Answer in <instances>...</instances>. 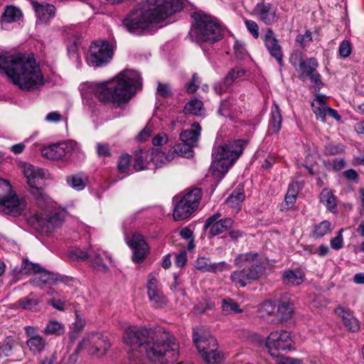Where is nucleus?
Listing matches in <instances>:
<instances>
[{"label":"nucleus","instance_id":"obj_17","mask_svg":"<svg viewBox=\"0 0 364 364\" xmlns=\"http://www.w3.org/2000/svg\"><path fill=\"white\" fill-rule=\"evenodd\" d=\"M66 213L64 210L56 208L49 211L45 217L38 218V222L43 231L50 232L63 225Z\"/></svg>","mask_w":364,"mask_h":364},{"label":"nucleus","instance_id":"obj_11","mask_svg":"<svg viewBox=\"0 0 364 364\" xmlns=\"http://www.w3.org/2000/svg\"><path fill=\"white\" fill-rule=\"evenodd\" d=\"M81 94L92 92L99 101L105 105L114 103V77L107 80L86 82L81 85Z\"/></svg>","mask_w":364,"mask_h":364},{"label":"nucleus","instance_id":"obj_40","mask_svg":"<svg viewBox=\"0 0 364 364\" xmlns=\"http://www.w3.org/2000/svg\"><path fill=\"white\" fill-rule=\"evenodd\" d=\"M30 193L34 197L36 203L40 208L45 209L49 205L50 198L42 188L38 186L34 187L30 189Z\"/></svg>","mask_w":364,"mask_h":364},{"label":"nucleus","instance_id":"obj_56","mask_svg":"<svg viewBox=\"0 0 364 364\" xmlns=\"http://www.w3.org/2000/svg\"><path fill=\"white\" fill-rule=\"evenodd\" d=\"M68 256L71 259L76 261H85L90 257L89 251L85 252L77 247L71 250L68 253Z\"/></svg>","mask_w":364,"mask_h":364},{"label":"nucleus","instance_id":"obj_18","mask_svg":"<svg viewBox=\"0 0 364 364\" xmlns=\"http://www.w3.org/2000/svg\"><path fill=\"white\" fill-rule=\"evenodd\" d=\"M311 107L316 119L325 122L326 118L332 117L337 121L341 120V116L336 110L331 108L327 105L326 99L323 95H318L311 102Z\"/></svg>","mask_w":364,"mask_h":364},{"label":"nucleus","instance_id":"obj_30","mask_svg":"<svg viewBox=\"0 0 364 364\" xmlns=\"http://www.w3.org/2000/svg\"><path fill=\"white\" fill-rule=\"evenodd\" d=\"M218 112L223 116L231 117L240 112V107L236 99L230 97L222 102Z\"/></svg>","mask_w":364,"mask_h":364},{"label":"nucleus","instance_id":"obj_6","mask_svg":"<svg viewBox=\"0 0 364 364\" xmlns=\"http://www.w3.org/2000/svg\"><path fill=\"white\" fill-rule=\"evenodd\" d=\"M193 17L191 36L196 41L213 43L222 38L221 26L214 18L203 13H196Z\"/></svg>","mask_w":364,"mask_h":364},{"label":"nucleus","instance_id":"obj_2","mask_svg":"<svg viewBox=\"0 0 364 364\" xmlns=\"http://www.w3.org/2000/svg\"><path fill=\"white\" fill-rule=\"evenodd\" d=\"M182 9L181 0H146L123 20L122 25L129 32L136 33L165 21Z\"/></svg>","mask_w":364,"mask_h":364},{"label":"nucleus","instance_id":"obj_57","mask_svg":"<svg viewBox=\"0 0 364 364\" xmlns=\"http://www.w3.org/2000/svg\"><path fill=\"white\" fill-rule=\"evenodd\" d=\"M343 229L341 228L339 230L337 236L333 237L330 241L331 247L333 250H338L342 248L343 245Z\"/></svg>","mask_w":364,"mask_h":364},{"label":"nucleus","instance_id":"obj_38","mask_svg":"<svg viewBox=\"0 0 364 364\" xmlns=\"http://www.w3.org/2000/svg\"><path fill=\"white\" fill-rule=\"evenodd\" d=\"M65 326L55 320H50L48 322L43 330V333L48 336H60L65 333Z\"/></svg>","mask_w":364,"mask_h":364},{"label":"nucleus","instance_id":"obj_51","mask_svg":"<svg viewBox=\"0 0 364 364\" xmlns=\"http://www.w3.org/2000/svg\"><path fill=\"white\" fill-rule=\"evenodd\" d=\"M130 167V156L128 154L122 155L117 163L118 172L124 174L121 177L122 178L124 176L127 175L129 171Z\"/></svg>","mask_w":364,"mask_h":364},{"label":"nucleus","instance_id":"obj_12","mask_svg":"<svg viewBox=\"0 0 364 364\" xmlns=\"http://www.w3.org/2000/svg\"><path fill=\"white\" fill-rule=\"evenodd\" d=\"M294 345L291 335L284 330L274 331L266 339V348L274 358H278L280 353L290 350Z\"/></svg>","mask_w":364,"mask_h":364},{"label":"nucleus","instance_id":"obj_52","mask_svg":"<svg viewBox=\"0 0 364 364\" xmlns=\"http://www.w3.org/2000/svg\"><path fill=\"white\" fill-rule=\"evenodd\" d=\"M193 147L181 141V143L175 145V151H176L178 156L188 159L193 156Z\"/></svg>","mask_w":364,"mask_h":364},{"label":"nucleus","instance_id":"obj_62","mask_svg":"<svg viewBox=\"0 0 364 364\" xmlns=\"http://www.w3.org/2000/svg\"><path fill=\"white\" fill-rule=\"evenodd\" d=\"M156 91L157 94L164 98L171 96V90L168 84L159 82Z\"/></svg>","mask_w":364,"mask_h":364},{"label":"nucleus","instance_id":"obj_25","mask_svg":"<svg viewBox=\"0 0 364 364\" xmlns=\"http://www.w3.org/2000/svg\"><path fill=\"white\" fill-rule=\"evenodd\" d=\"M32 6L35 11L37 23H48L55 14V8L52 4L33 1L32 2Z\"/></svg>","mask_w":364,"mask_h":364},{"label":"nucleus","instance_id":"obj_5","mask_svg":"<svg viewBox=\"0 0 364 364\" xmlns=\"http://www.w3.org/2000/svg\"><path fill=\"white\" fill-rule=\"evenodd\" d=\"M141 87L139 74L133 70H126L115 76V109H125L127 104Z\"/></svg>","mask_w":364,"mask_h":364},{"label":"nucleus","instance_id":"obj_23","mask_svg":"<svg viewBox=\"0 0 364 364\" xmlns=\"http://www.w3.org/2000/svg\"><path fill=\"white\" fill-rule=\"evenodd\" d=\"M263 41L270 55L273 57L280 65H282L283 53L282 46L279 45L278 40L271 28L266 30V33L263 37Z\"/></svg>","mask_w":364,"mask_h":364},{"label":"nucleus","instance_id":"obj_13","mask_svg":"<svg viewBox=\"0 0 364 364\" xmlns=\"http://www.w3.org/2000/svg\"><path fill=\"white\" fill-rule=\"evenodd\" d=\"M110 345L107 338L99 333H91L84 337L77 345L73 355H77L82 350H85L90 355H104Z\"/></svg>","mask_w":364,"mask_h":364},{"label":"nucleus","instance_id":"obj_60","mask_svg":"<svg viewBox=\"0 0 364 364\" xmlns=\"http://www.w3.org/2000/svg\"><path fill=\"white\" fill-rule=\"evenodd\" d=\"M245 26L248 31L252 34L254 38L257 39L259 37V26L257 23L252 20H245Z\"/></svg>","mask_w":364,"mask_h":364},{"label":"nucleus","instance_id":"obj_48","mask_svg":"<svg viewBox=\"0 0 364 364\" xmlns=\"http://www.w3.org/2000/svg\"><path fill=\"white\" fill-rule=\"evenodd\" d=\"M41 269V266L37 263H32L28 259H23L22 261L21 267L19 272L23 274H31L33 273L36 274L37 272Z\"/></svg>","mask_w":364,"mask_h":364},{"label":"nucleus","instance_id":"obj_31","mask_svg":"<svg viewBox=\"0 0 364 364\" xmlns=\"http://www.w3.org/2000/svg\"><path fill=\"white\" fill-rule=\"evenodd\" d=\"M66 182L73 189L82 191L85 188L88 182V177L85 173L80 172L68 176L66 177Z\"/></svg>","mask_w":364,"mask_h":364},{"label":"nucleus","instance_id":"obj_15","mask_svg":"<svg viewBox=\"0 0 364 364\" xmlns=\"http://www.w3.org/2000/svg\"><path fill=\"white\" fill-rule=\"evenodd\" d=\"M264 271V267L260 264L252 265L247 269L234 271L230 274V279L235 285L245 287L248 282L260 278Z\"/></svg>","mask_w":364,"mask_h":364},{"label":"nucleus","instance_id":"obj_34","mask_svg":"<svg viewBox=\"0 0 364 364\" xmlns=\"http://www.w3.org/2000/svg\"><path fill=\"white\" fill-rule=\"evenodd\" d=\"M23 17L22 11L14 6H7L1 16L2 23H11L19 21Z\"/></svg>","mask_w":364,"mask_h":364},{"label":"nucleus","instance_id":"obj_32","mask_svg":"<svg viewBox=\"0 0 364 364\" xmlns=\"http://www.w3.org/2000/svg\"><path fill=\"white\" fill-rule=\"evenodd\" d=\"M304 274L299 269L287 270L283 274V282L287 285L297 286L304 282Z\"/></svg>","mask_w":364,"mask_h":364},{"label":"nucleus","instance_id":"obj_54","mask_svg":"<svg viewBox=\"0 0 364 364\" xmlns=\"http://www.w3.org/2000/svg\"><path fill=\"white\" fill-rule=\"evenodd\" d=\"M147 294H153L154 292H157L161 291L159 282L156 277V275L153 273L149 274V279L147 282Z\"/></svg>","mask_w":364,"mask_h":364},{"label":"nucleus","instance_id":"obj_64","mask_svg":"<svg viewBox=\"0 0 364 364\" xmlns=\"http://www.w3.org/2000/svg\"><path fill=\"white\" fill-rule=\"evenodd\" d=\"M154 132L153 126L147 124L137 136V139L141 141H146L149 139Z\"/></svg>","mask_w":364,"mask_h":364},{"label":"nucleus","instance_id":"obj_9","mask_svg":"<svg viewBox=\"0 0 364 364\" xmlns=\"http://www.w3.org/2000/svg\"><path fill=\"white\" fill-rule=\"evenodd\" d=\"M112 46L107 41L92 42L87 55V63L94 68L107 65L112 58Z\"/></svg>","mask_w":364,"mask_h":364},{"label":"nucleus","instance_id":"obj_43","mask_svg":"<svg viewBox=\"0 0 364 364\" xmlns=\"http://www.w3.org/2000/svg\"><path fill=\"white\" fill-rule=\"evenodd\" d=\"M148 156V152L143 149L136 151L134 164V168L136 171H141L147 167L149 165Z\"/></svg>","mask_w":364,"mask_h":364},{"label":"nucleus","instance_id":"obj_61","mask_svg":"<svg viewBox=\"0 0 364 364\" xmlns=\"http://www.w3.org/2000/svg\"><path fill=\"white\" fill-rule=\"evenodd\" d=\"M312 41L311 33L310 31H306L303 35L297 36L296 38V43L299 44L301 48H304Z\"/></svg>","mask_w":364,"mask_h":364},{"label":"nucleus","instance_id":"obj_27","mask_svg":"<svg viewBox=\"0 0 364 364\" xmlns=\"http://www.w3.org/2000/svg\"><path fill=\"white\" fill-rule=\"evenodd\" d=\"M22 168L23 175L27 178L30 189L37 187L39 184V181L45 177L44 171L42 168L36 167L31 164L26 163L22 166Z\"/></svg>","mask_w":364,"mask_h":364},{"label":"nucleus","instance_id":"obj_36","mask_svg":"<svg viewBox=\"0 0 364 364\" xmlns=\"http://www.w3.org/2000/svg\"><path fill=\"white\" fill-rule=\"evenodd\" d=\"M245 73V70L240 68H232L227 75V76L224 78L223 83H224V88H220V90H218V87L215 86V91L219 93L222 94L223 92H224L228 87L231 85L233 82L237 80V78L241 77L243 76Z\"/></svg>","mask_w":364,"mask_h":364},{"label":"nucleus","instance_id":"obj_28","mask_svg":"<svg viewBox=\"0 0 364 364\" xmlns=\"http://www.w3.org/2000/svg\"><path fill=\"white\" fill-rule=\"evenodd\" d=\"M200 132L201 127L200 124L196 122L193 123L191 129H186L181 133L180 139L182 142L195 147L198 145Z\"/></svg>","mask_w":364,"mask_h":364},{"label":"nucleus","instance_id":"obj_39","mask_svg":"<svg viewBox=\"0 0 364 364\" xmlns=\"http://www.w3.org/2000/svg\"><path fill=\"white\" fill-rule=\"evenodd\" d=\"M30 193L34 197L36 203L40 208L45 209L49 205L50 198L42 188L38 186L34 187L30 189Z\"/></svg>","mask_w":364,"mask_h":364},{"label":"nucleus","instance_id":"obj_3","mask_svg":"<svg viewBox=\"0 0 364 364\" xmlns=\"http://www.w3.org/2000/svg\"><path fill=\"white\" fill-rule=\"evenodd\" d=\"M0 71L22 90H33L43 84V74L31 55H0Z\"/></svg>","mask_w":364,"mask_h":364},{"label":"nucleus","instance_id":"obj_45","mask_svg":"<svg viewBox=\"0 0 364 364\" xmlns=\"http://www.w3.org/2000/svg\"><path fill=\"white\" fill-rule=\"evenodd\" d=\"M293 185L289 186L285 196L284 201L281 204V210L286 211L294 205L296 200V192L293 188Z\"/></svg>","mask_w":364,"mask_h":364},{"label":"nucleus","instance_id":"obj_1","mask_svg":"<svg viewBox=\"0 0 364 364\" xmlns=\"http://www.w3.org/2000/svg\"><path fill=\"white\" fill-rule=\"evenodd\" d=\"M124 341L132 350L145 351L149 360L162 363H173L178 357V344L168 331L145 328L127 329Z\"/></svg>","mask_w":364,"mask_h":364},{"label":"nucleus","instance_id":"obj_35","mask_svg":"<svg viewBox=\"0 0 364 364\" xmlns=\"http://www.w3.org/2000/svg\"><path fill=\"white\" fill-rule=\"evenodd\" d=\"M282 122L281 110L279 106L274 103L271 112V119L269 126V131L272 133L277 134L281 129Z\"/></svg>","mask_w":364,"mask_h":364},{"label":"nucleus","instance_id":"obj_33","mask_svg":"<svg viewBox=\"0 0 364 364\" xmlns=\"http://www.w3.org/2000/svg\"><path fill=\"white\" fill-rule=\"evenodd\" d=\"M259 254L257 252H249L237 255L234 259V264L236 267H242L248 264L255 265L258 262Z\"/></svg>","mask_w":364,"mask_h":364},{"label":"nucleus","instance_id":"obj_49","mask_svg":"<svg viewBox=\"0 0 364 364\" xmlns=\"http://www.w3.org/2000/svg\"><path fill=\"white\" fill-rule=\"evenodd\" d=\"M18 306L23 309H32L38 303L36 296L33 293H31L27 296L20 299L18 301Z\"/></svg>","mask_w":364,"mask_h":364},{"label":"nucleus","instance_id":"obj_16","mask_svg":"<svg viewBox=\"0 0 364 364\" xmlns=\"http://www.w3.org/2000/svg\"><path fill=\"white\" fill-rule=\"evenodd\" d=\"M70 281L71 279L68 277L50 272L41 267V269L30 279L29 283L36 287L42 288L44 285H53L57 283L67 284Z\"/></svg>","mask_w":364,"mask_h":364},{"label":"nucleus","instance_id":"obj_14","mask_svg":"<svg viewBox=\"0 0 364 364\" xmlns=\"http://www.w3.org/2000/svg\"><path fill=\"white\" fill-rule=\"evenodd\" d=\"M41 154L48 159L58 160L64 158L70 159L73 154L82 153L77 143L70 140L45 147L42 149Z\"/></svg>","mask_w":364,"mask_h":364},{"label":"nucleus","instance_id":"obj_26","mask_svg":"<svg viewBox=\"0 0 364 364\" xmlns=\"http://www.w3.org/2000/svg\"><path fill=\"white\" fill-rule=\"evenodd\" d=\"M318 67V62L316 58H310L301 63L299 70L301 77H309L316 85L321 82V76L316 71Z\"/></svg>","mask_w":364,"mask_h":364},{"label":"nucleus","instance_id":"obj_47","mask_svg":"<svg viewBox=\"0 0 364 364\" xmlns=\"http://www.w3.org/2000/svg\"><path fill=\"white\" fill-rule=\"evenodd\" d=\"M151 161L156 167H161L166 165L165 159V153L161 149L155 148L150 151Z\"/></svg>","mask_w":364,"mask_h":364},{"label":"nucleus","instance_id":"obj_63","mask_svg":"<svg viewBox=\"0 0 364 364\" xmlns=\"http://www.w3.org/2000/svg\"><path fill=\"white\" fill-rule=\"evenodd\" d=\"M168 141L167 134L164 132H160L152 139V144L155 146H161L166 144Z\"/></svg>","mask_w":364,"mask_h":364},{"label":"nucleus","instance_id":"obj_37","mask_svg":"<svg viewBox=\"0 0 364 364\" xmlns=\"http://www.w3.org/2000/svg\"><path fill=\"white\" fill-rule=\"evenodd\" d=\"M320 202L322 203L328 210L336 212V200L332 191L328 188H323L320 193Z\"/></svg>","mask_w":364,"mask_h":364},{"label":"nucleus","instance_id":"obj_44","mask_svg":"<svg viewBox=\"0 0 364 364\" xmlns=\"http://www.w3.org/2000/svg\"><path fill=\"white\" fill-rule=\"evenodd\" d=\"M222 310L226 314H240L243 310L240 308L238 304L230 298H225L222 301Z\"/></svg>","mask_w":364,"mask_h":364},{"label":"nucleus","instance_id":"obj_41","mask_svg":"<svg viewBox=\"0 0 364 364\" xmlns=\"http://www.w3.org/2000/svg\"><path fill=\"white\" fill-rule=\"evenodd\" d=\"M294 312L293 304L290 302H280L277 306L276 316L281 321H287Z\"/></svg>","mask_w":364,"mask_h":364},{"label":"nucleus","instance_id":"obj_19","mask_svg":"<svg viewBox=\"0 0 364 364\" xmlns=\"http://www.w3.org/2000/svg\"><path fill=\"white\" fill-rule=\"evenodd\" d=\"M27 336L26 346L33 355L41 354L46 348L48 342L46 339L38 333V329L33 326H27L24 328Z\"/></svg>","mask_w":364,"mask_h":364},{"label":"nucleus","instance_id":"obj_42","mask_svg":"<svg viewBox=\"0 0 364 364\" xmlns=\"http://www.w3.org/2000/svg\"><path fill=\"white\" fill-rule=\"evenodd\" d=\"M186 114H192L194 115L201 116L204 114L205 109L202 101L194 99L189 101L184 107Z\"/></svg>","mask_w":364,"mask_h":364},{"label":"nucleus","instance_id":"obj_50","mask_svg":"<svg viewBox=\"0 0 364 364\" xmlns=\"http://www.w3.org/2000/svg\"><path fill=\"white\" fill-rule=\"evenodd\" d=\"M331 224L328 220H323L314 227L313 235L316 237H321L331 232Z\"/></svg>","mask_w":364,"mask_h":364},{"label":"nucleus","instance_id":"obj_20","mask_svg":"<svg viewBox=\"0 0 364 364\" xmlns=\"http://www.w3.org/2000/svg\"><path fill=\"white\" fill-rule=\"evenodd\" d=\"M220 217L221 214L218 212L210 216L205 222L204 228L209 229V234L213 237L225 232L233 225V220L230 218L219 219Z\"/></svg>","mask_w":364,"mask_h":364},{"label":"nucleus","instance_id":"obj_10","mask_svg":"<svg viewBox=\"0 0 364 364\" xmlns=\"http://www.w3.org/2000/svg\"><path fill=\"white\" fill-rule=\"evenodd\" d=\"M193 341L203 360L207 363H216L220 359V355L217 350L218 343L215 338L209 333L199 334L194 331Z\"/></svg>","mask_w":364,"mask_h":364},{"label":"nucleus","instance_id":"obj_59","mask_svg":"<svg viewBox=\"0 0 364 364\" xmlns=\"http://www.w3.org/2000/svg\"><path fill=\"white\" fill-rule=\"evenodd\" d=\"M338 53L343 58L348 57L351 53V46L348 41H343L338 48Z\"/></svg>","mask_w":364,"mask_h":364},{"label":"nucleus","instance_id":"obj_53","mask_svg":"<svg viewBox=\"0 0 364 364\" xmlns=\"http://www.w3.org/2000/svg\"><path fill=\"white\" fill-rule=\"evenodd\" d=\"M195 267L203 272H210L212 262L208 257H199L196 261Z\"/></svg>","mask_w":364,"mask_h":364},{"label":"nucleus","instance_id":"obj_4","mask_svg":"<svg viewBox=\"0 0 364 364\" xmlns=\"http://www.w3.org/2000/svg\"><path fill=\"white\" fill-rule=\"evenodd\" d=\"M247 141L237 139L213 149L211 169L215 178H222L242 154Z\"/></svg>","mask_w":364,"mask_h":364},{"label":"nucleus","instance_id":"obj_55","mask_svg":"<svg viewBox=\"0 0 364 364\" xmlns=\"http://www.w3.org/2000/svg\"><path fill=\"white\" fill-rule=\"evenodd\" d=\"M244 199L245 195L243 193L234 191L231 196L227 198L226 203L232 208H236Z\"/></svg>","mask_w":364,"mask_h":364},{"label":"nucleus","instance_id":"obj_22","mask_svg":"<svg viewBox=\"0 0 364 364\" xmlns=\"http://www.w3.org/2000/svg\"><path fill=\"white\" fill-rule=\"evenodd\" d=\"M255 12L257 18L266 25H272L279 18L277 9L269 3L257 4L255 8Z\"/></svg>","mask_w":364,"mask_h":364},{"label":"nucleus","instance_id":"obj_29","mask_svg":"<svg viewBox=\"0 0 364 364\" xmlns=\"http://www.w3.org/2000/svg\"><path fill=\"white\" fill-rule=\"evenodd\" d=\"M335 313L343 319L345 326L350 331L355 332L359 330V321L353 316L350 311L339 306L336 309Z\"/></svg>","mask_w":364,"mask_h":364},{"label":"nucleus","instance_id":"obj_58","mask_svg":"<svg viewBox=\"0 0 364 364\" xmlns=\"http://www.w3.org/2000/svg\"><path fill=\"white\" fill-rule=\"evenodd\" d=\"M97 153L100 157L111 156L112 149L107 144L98 143L97 144Z\"/></svg>","mask_w":364,"mask_h":364},{"label":"nucleus","instance_id":"obj_8","mask_svg":"<svg viewBox=\"0 0 364 364\" xmlns=\"http://www.w3.org/2000/svg\"><path fill=\"white\" fill-rule=\"evenodd\" d=\"M202 197L200 188H194L186 193L176 203L173 210L174 220H183L189 218L198 208Z\"/></svg>","mask_w":364,"mask_h":364},{"label":"nucleus","instance_id":"obj_46","mask_svg":"<svg viewBox=\"0 0 364 364\" xmlns=\"http://www.w3.org/2000/svg\"><path fill=\"white\" fill-rule=\"evenodd\" d=\"M148 297L155 308H163L167 304L168 302V299L164 295L161 290L157 292H154L153 294H151L148 295Z\"/></svg>","mask_w":364,"mask_h":364},{"label":"nucleus","instance_id":"obj_7","mask_svg":"<svg viewBox=\"0 0 364 364\" xmlns=\"http://www.w3.org/2000/svg\"><path fill=\"white\" fill-rule=\"evenodd\" d=\"M26 207V199L12 193L9 182L0 178V211L18 216L23 213Z\"/></svg>","mask_w":364,"mask_h":364},{"label":"nucleus","instance_id":"obj_24","mask_svg":"<svg viewBox=\"0 0 364 364\" xmlns=\"http://www.w3.org/2000/svg\"><path fill=\"white\" fill-rule=\"evenodd\" d=\"M89 259L92 267L98 272H105L108 269L107 264L111 263V258L104 251L89 250Z\"/></svg>","mask_w":364,"mask_h":364},{"label":"nucleus","instance_id":"obj_21","mask_svg":"<svg viewBox=\"0 0 364 364\" xmlns=\"http://www.w3.org/2000/svg\"><path fill=\"white\" fill-rule=\"evenodd\" d=\"M133 250L132 259L136 263H141L149 253V248L142 235L134 234L128 242Z\"/></svg>","mask_w":364,"mask_h":364}]
</instances>
